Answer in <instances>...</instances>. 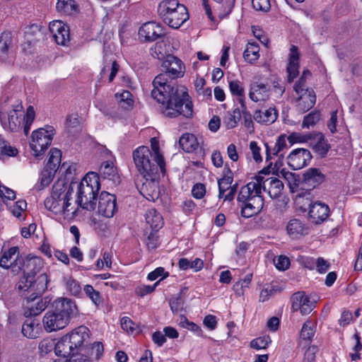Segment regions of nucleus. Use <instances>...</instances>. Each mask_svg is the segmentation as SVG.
Returning <instances> with one entry per match:
<instances>
[{"instance_id":"32","label":"nucleus","mask_w":362,"mask_h":362,"mask_svg":"<svg viewBox=\"0 0 362 362\" xmlns=\"http://www.w3.org/2000/svg\"><path fill=\"white\" fill-rule=\"evenodd\" d=\"M145 218L146 223L152 230L157 231L163 227V217L155 209H148L145 214Z\"/></svg>"},{"instance_id":"47","label":"nucleus","mask_w":362,"mask_h":362,"mask_svg":"<svg viewBox=\"0 0 362 362\" xmlns=\"http://www.w3.org/2000/svg\"><path fill=\"white\" fill-rule=\"evenodd\" d=\"M280 288L276 284L266 285L261 291L259 295V300L264 302L267 300L269 297L274 296L278 292H280Z\"/></svg>"},{"instance_id":"61","label":"nucleus","mask_w":362,"mask_h":362,"mask_svg":"<svg viewBox=\"0 0 362 362\" xmlns=\"http://www.w3.org/2000/svg\"><path fill=\"white\" fill-rule=\"evenodd\" d=\"M206 194V187L204 184L198 182L192 189V194L196 199H202Z\"/></svg>"},{"instance_id":"29","label":"nucleus","mask_w":362,"mask_h":362,"mask_svg":"<svg viewBox=\"0 0 362 362\" xmlns=\"http://www.w3.org/2000/svg\"><path fill=\"white\" fill-rule=\"evenodd\" d=\"M286 230L289 236L293 238H297L308 233V228L305 223L298 218L291 219L286 226Z\"/></svg>"},{"instance_id":"12","label":"nucleus","mask_w":362,"mask_h":362,"mask_svg":"<svg viewBox=\"0 0 362 362\" xmlns=\"http://www.w3.org/2000/svg\"><path fill=\"white\" fill-rule=\"evenodd\" d=\"M257 182L260 184V189L267 192L269 196L272 198L278 197L284 189V184L276 177H265L263 175H256Z\"/></svg>"},{"instance_id":"45","label":"nucleus","mask_w":362,"mask_h":362,"mask_svg":"<svg viewBox=\"0 0 362 362\" xmlns=\"http://www.w3.org/2000/svg\"><path fill=\"white\" fill-rule=\"evenodd\" d=\"M242 111L239 108H235L232 112H228L224 119V123L228 129L235 127L241 119Z\"/></svg>"},{"instance_id":"43","label":"nucleus","mask_w":362,"mask_h":362,"mask_svg":"<svg viewBox=\"0 0 362 362\" xmlns=\"http://www.w3.org/2000/svg\"><path fill=\"white\" fill-rule=\"evenodd\" d=\"M233 181V172L228 169L223 177L218 180V198H223L224 193L230 188Z\"/></svg>"},{"instance_id":"52","label":"nucleus","mask_w":362,"mask_h":362,"mask_svg":"<svg viewBox=\"0 0 362 362\" xmlns=\"http://www.w3.org/2000/svg\"><path fill=\"white\" fill-rule=\"evenodd\" d=\"M272 342L269 336H263L251 341L250 346L257 350L266 349Z\"/></svg>"},{"instance_id":"10","label":"nucleus","mask_w":362,"mask_h":362,"mask_svg":"<svg viewBox=\"0 0 362 362\" xmlns=\"http://www.w3.org/2000/svg\"><path fill=\"white\" fill-rule=\"evenodd\" d=\"M52 308L66 318L69 322L71 318L76 317L78 313L75 302L68 298H57L52 302Z\"/></svg>"},{"instance_id":"8","label":"nucleus","mask_w":362,"mask_h":362,"mask_svg":"<svg viewBox=\"0 0 362 362\" xmlns=\"http://www.w3.org/2000/svg\"><path fill=\"white\" fill-rule=\"evenodd\" d=\"M139 37L143 42H152L158 39L165 45L175 44V40L166 36L163 28L158 23L151 21L144 23L139 30Z\"/></svg>"},{"instance_id":"60","label":"nucleus","mask_w":362,"mask_h":362,"mask_svg":"<svg viewBox=\"0 0 362 362\" xmlns=\"http://www.w3.org/2000/svg\"><path fill=\"white\" fill-rule=\"evenodd\" d=\"M253 8L257 11L267 12L270 10L269 0H252Z\"/></svg>"},{"instance_id":"1","label":"nucleus","mask_w":362,"mask_h":362,"mask_svg":"<svg viewBox=\"0 0 362 362\" xmlns=\"http://www.w3.org/2000/svg\"><path fill=\"white\" fill-rule=\"evenodd\" d=\"M162 66L165 72L158 74L153 79L152 97L162 104L161 111L164 117L174 118L182 115L187 118L191 117L193 104L187 90L175 81L184 76V63L177 57L170 55L163 62Z\"/></svg>"},{"instance_id":"54","label":"nucleus","mask_w":362,"mask_h":362,"mask_svg":"<svg viewBox=\"0 0 362 362\" xmlns=\"http://www.w3.org/2000/svg\"><path fill=\"white\" fill-rule=\"evenodd\" d=\"M66 288L73 296H78L81 293V287L79 283L71 277L66 279Z\"/></svg>"},{"instance_id":"25","label":"nucleus","mask_w":362,"mask_h":362,"mask_svg":"<svg viewBox=\"0 0 362 362\" xmlns=\"http://www.w3.org/2000/svg\"><path fill=\"white\" fill-rule=\"evenodd\" d=\"M42 332V327L37 319L28 318L22 326L23 334L29 339L39 337Z\"/></svg>"},{"instance_id":"48","label":"nucleus","mask_w":362,"mask_h":362,"mask_svg":"<svg viewBox=\"0 0 362 362\" xmlns=\"http://www.w3.org/2000/svg\"><path fill=\"white\" fill-rule=\"evenodd\" d=\"M83 290L86 295L95 305H98L103 303L100 293L95 290L91 285H86Z\"/></svg>"},{"instance_id":"51","label":"nucleus","mask_w":362,"mask_h":362,"mask_svg":"<svg viewBox=\"0 0 362 362\" xmlns=\"http://www.w3.org/2000/svg\"><path fill=\"white\" fill-rule=\"evenodd\" d=\"M17 153L18 150L10 146L0 135V156H15Z\"/></svg>"},{"instance_id":"27","label":"nucleus","mask_w":362,"mask_h":362,"mask_svg":"<svg viewBox=\"0 0 362 362\" xmlns=\"http://www.w3.org/2000/svg\"><path fill=\"white\" fill-rule=\"evenodd\" d=\"M184 6L180 4L177 0H163L158 6V15L163 21L167 19L170 15L173 13L175 10L180 8V6Z\"/></svg>"},{"instance_id":"49","label":"nucleus","mask_w":362,"mask_h":362,"mask_svg":"<svg viewBox=\"0 0 362 362\" xmlns=\"http://www.w3.org/2000/svg\"><path fill=\"white\" fill-rule=\"evenodd\" d=\"M280 174L288 182L291 192H293L294 188L298 185V176L293 173L286 171L285 169H282L280 171Z\"/></svg>"},{"instance_id":"58","label":"nucleus","mask_w":362,"mask_h":362,"mask_svg":"<svg viewBox=\"0 0 362 362\" xmlns=\"http://www.w3.org/2000/svg\"><path fill=\"white\" fill-rule=\"evenodd\" d=\"M313 133L300 134L299 133H293L286 138L291 143L293 142H309L313 139Z\"/></svg>"},{"instance_id":"26","label":"nucleus","mask_w":362,"mask_h":362,"mask_svg":"<svg viewBox=\"0 0 362 362\" xmlns=\"http://www.w3.org/2000/svg\"><path fill=\"white\" fill-rule=\"evenodd\" d=\"M314 151L321 158L326 156L327 152L330 149V144L325 139L322 133H313V139L310 141Z\"/></svg>"},{"instance_id":"13","label":"nucleus","mask_w":362,"mask_h":362,"mask_svg":"<svg viewBox=\"0 0 362 362\" xmlns=\"http://www.w3.org/2000/svg\"><path fill=\"white\" fill-rule=\"evenodd\" d=\"M42 323L47 332H52L64 329L69 322L64 316L51 308L44 315Z\"/></svg>"},{"instance_id":"38","label":"nucleus","mask_w":362,"mask_h":362,"mask_svg":"<svg viewBox=\"0 0 362 362\" xmlns=\"http://www.w3.org/2000/svg\"><path fill=\"white\" fill-rule=\"evenodd\" d=\"M62 158L61 151L57 148H51L49 152V158L45 168L54 171V173L59 168Z\"/></svg>"},{"instance_id":"14","label":"nucleus","mask_w":362,"mask_h":362,"mask_svg":"<svg viewBox=\"0 0 362 362\" xmlns=\"http://www.w3.org/2000/svg\"><path fill=\"white\" fill-rule=\"evenodd\" d=\"M49 30L57 45H66V43L69 42V28L62 21L50 22Z\"/></svg>"},{"instance_id":"57","label":"nucleus","mask_w":362,"mask_h":362,"mask_svg":"<svg viewBox=\"0 0 362 362\" xmlns=\"http://www.w3.org/2000/svg\"><path fill=\"white\" fill-rule=\"evenodd\" d=\"M26 207L27 203L25 200H18L10 207V211L14 216L20 218L22 212L26 209Z\"/></svg>"},{"instance_id":"19","label":"nucleus","mask_w":362,"mask_h":362,"mask_svg":"<svg viewBox=\"0 0 362 362\" xmlns=\"http://www.w3.org/2000/svg\"><path fill=\"white\" fill-rule=\"evenodd\" d=\"M300 52L297 47H291L288 56L287 74L288 82H292L299 74Z\"/></svg>"},{"instance_id":"55","label":"nucleus","mask_w":362,"mask_h":362,"mask_svg":"<svg viewBox=\"0 0 362 362\" xmlns=\"http://www.w3.org/2000/svg\"><path fill=\"white\" fill-rule=\"evenodd\" d=\"M17 287L19 291L32 292V277L28 275H25L20 279L17 284Z\"/></svg>"},{"instance_id":"11","label":"nucleus","mask_w":362,"mask_h":362,"mask_svg":"<svg viewBox=\"0 0 362 362\" xmlns=\"http://www.w3.org/2000/svg\"><path fill=\"white\" fill-rule=\"evenodd\" d=\"M98 214L105 218H112L117 211L116 197L105 191L100 193L98 199Z\"/></svg>"},{"instance_id":"24","label":"nucleus","mask_w":362,"mask_h":362,"mask_svg":"<svg viewBox=\"0 0 362 362\" xmlns=\"http://www.w3.org/2000/svg\"><path fill=\"white\" fill-rule=\"evenodd\" d=\"M264 146L266 148L267 162L272 159V155L276 156L279 157H284V151L288 148L286 143V135L279 136L276 139L274 148H271V147L267 143H265Z\"/></svg>"},{"instance_id":"59","label":"nucleus","mask_w":362,"mask_h":362,"mask_svg":"<svg viewBox=\"0 0 362 362\" xmlns=\"http://www.w3.org/2000/svg\"><path fill=\"white\" fill-rule=\"evenodd\" d=\"M151 54L154 57L160 61H164L167 59L168 56H170V54H168L165 51V47H153L151 48Z\"/></svg>"},{"instance_id":"40","label":"nucleus","mask_w":362,"mask_h":362,"mask_svg":"<svg viewBox=\"0 0 362 362\" xmlns=\"http://www.w3.org/2000/svg\"><path fill=\"white\" fill-rule=\"evenodd\" d=\"M216 3V11L221 18L230 14L235 6V0H214Z\"/></svg>"},{"instance_id":"36","label":"nucleus","mask_w":362,"mask_h":362,"mask_svg":"<svg viewBox=\"0 0 362 362\" xmlns=\"http://www.w3.org/2000/svg\"><path fill=\"white\" fill-rule=\"evenodd\" d=\"M58 13L70 16L77 10V4L74 0H58L56 5Z\"/></svg>"},{"instance_id":"21","label":"nucleus","mask_w":362,"mask_h":362,"mask_svg":"<svg viewBox=\"0 0 362 362\" xmlns=\"http://www.w3.org/2000/svg\"><path fill=\"white\" fill-rule=\"evenodd\" d=\"M175 11L167 19L163 21L169 27L177 29L182 25L188 19L189 13L187 7L184 5Z\"/></svg>"},{"instance_id":"46","label":"nucleus","mask_w":362,"mask_h":362,"mask_svg":"<svg viewBox=\"0 0 362 362\" xmlns=\"http://www.w3.org/2000/svg\"><path fill=\"white\" fill-rule=\"evenodd\" d=\"M132 93L128 90H124L121 93H116L115 97L117 98L119 105L124 110H130L133 106V100L132 99Z\"/></svg>"},{"instance_id":"23","label":"nucleus","mask_w":362,"mask_h":362,"mask_svg":"<svg viewBox=\"0 0 362 362\" xmlns=\"http://www.w3.org/2000/svg\"><path fill=\"white\" fill-rule=\"evenodd\" d=\"M269 87L264 83H254L251 85L249 97L254 102H264L269 98Z\"/></svg>"},{"instance_id":"64","label":"nucleus","mask_w":362,"mask_h":362,"mask_svg":"<svg viewBox=\"0 0 362 362\" xmlns=\"http://www.w3.org/2000/svg\"><path fill=\"white\" fill-rule=\"evenodd\" d=\"M169 275L168 272H165L164 268L158 267L153 272H150L148 275V279L150 281H154L159 276H162L161 279L168 277Z\"/></svg>"},{"instance_id":"50","label":"nucleus","mask_w":362,"mask_h":362,"mask_svg":"<svg viewBox=\"0 0 362 362\" xmlns=\"http://www.w3.org/2000/svg\"><path fill=\"white\" fill-rule=\"evenodd\" d=\"M320 119V112L319 111H313L308 115L304 117L302 127L310 128V127L314 126Z\"/></svg>"},{"instance_id":"16","label":"nucleus","mask_w":362,"mask_h":362,"mask_svg":"<svg viewBox=\"0 0 362 362\" xmlns=\"http://www.w3.org/2000/svg\"><path fill=\"white\" fill-rule=\"evenodd\" d=\"M28 303L25 306L24 315L25 317L36 316L41 313L48 305L49 300L47 298H41L38 295L25 296Z\"/></svg>"},{"instance_id":"56","label":"nucleus","mask_w":362,"mask_h":362,"mask_svg":"<svg viewBox=\"0 0 362 362\" xmlns=\"http://www.w3.org/2000/svg\"><path fill=\"white\" fill-rule=\"evenodd\" d=\"M303 300L307 301V296L303 292L295 293L291 298L292 309L293 311H297L300 308Z\"/></svg>"},{"instance_id":"2","label":"nucleus","mask_w":362,"mask_h":362,"mask_svg":"<svg viewBox=\"0 0 362 362\" xmlns=\"http://www.w3.org/2000/svg\"><path fill=\"white\" fill-rule=\"evenodd\" d=\"M133 160L139 173L146 180H156L159 173L165 172V160H158L153 156L148 147L141 146L132 153Z\"/></svg>"},{"instance_id":"15","label":"nucleus","mask_w":362,"mask_h":362,"mask_svg":"<svg viewBox=\"0 0 362 362\" xmlns=\"http://www.w3.org/2000/svg\"><path fill=\"white\" fill-rule=\"evenodd\" d=\"M312 158L310 152L305 148H296L287 157L288 165L293 170H299L308 164Z\"/></svg>"},{"instance_id":"34","label":"nucleus","mask_w":362,"mask_h":362,"mask_svg":"<svg viewBox=\"0 0 362 362\" xmlns=\"http://www.w3.org/2000/svg\"><path fill=\"white\" fill-rule=\"evenodd\" d=\"M180 147L185 152H192L197 149L199 143L197 137L192 134H184L179 140Z\"/></svg>"},{"instance_id":"9","label":"nucleus","mask_w":362,"mask_h":362,"mask_svg":"<svg viewBox=\"0 0 362 362\" xmlns=\"http://www.w3.org/2000/svg\"><path fill=\"white\" fill-rule=\"evenodd\" d=\"M21 257H20L19 248L16 246L11 247L8 250L1 251L0 257V267L4 269H11L13 274L20 272L18 264Z\"/></svg>"},{"instance_id":"62","label":"nucleus","mask_w":362,"mask_h":362,"mask_svg":"<svg viewBox=\"0 0 362 362\" xmlns=\"http://www.w3.org/2000/svg\"><path fill=\"white\" fill-rule=\"evenodd\" d=\"M274 264L279 270L284 271L290 266V260L286 256H279L277 259H274Z\"/></svg>"},{"instance_id":"63","label":"nucleus","mask_w":362,"mask_h":362,"mask_svg":"<svg viewBox=\"0 0 362 362\" xmlns=\"http://www.w3.org/2000/svg\"><path fill=\"white\" fill-rule=\"evenodd\" d=\"M158 284V281L156 282L154 284V285H153V286H148V285L139 286L136 288L135 292L138 296L144 297V296L152 293L155 290V288Z\"/></svg>"},{"instance_id":"20","label":"nucleus","mask_w":362,"mask_h":362,"mask_svg":"<svg viewBox=\"0 0 362 362\" xmlns=\"http://www.w3.org/2000/svg\"><path fill=\"white\" fill-rule=\"evenodd\" d=\"M329 213V209L327 204L315 202L310 206L308 216L313 223L320 224L327 218Z\"/></svg>"},{"instance_id":"18","label":"nucleus","mask_w":362,"mask_h":362,"mask_svg":"<svg viewBox=\"0 0 362 362\" xmlns=\"http://www.w3.org/2000/svg\"><path fill=\"white\" fill-rule=\"evenodd\" d=\"M18 267H20V272L22 271L23 274L35 277L40 272L42 262L40 258L36 257H27L25 259L21 258Z\"/></svg>"},{"instance_id":"28","label":"nucleus","mask_w":362,"mask_h":362,"mask_svg":"<svg viewBox=\"0 0 362 362\" xmlns=\"http://www.w3.org/2000/svg\"><path fill=\"white\" fill-rule=\"evenodd\" d=\"M73 193V189L70 185H68L64 180H59L54 182L52 186L50 197H57V198L70 201V197Z\"/></svg>"},{"instance_id":"30","label":"nucleus","mask_w":362,"mask_h":362,"mask_svg":"<svg viewBox=\"0 0 362 362\" xmlns=\"http://www.w3.org/2000/svg\"><path fill=\"white\" fill-rule=\"evenodd\" d=\"M325 180V175L317 168H310L303 174V181L313 188Z\"/></svg>"},{"instance_id":"17","label":"nucleus","mask_w":362,"mask_h":362,"mask_svg":"<svg viewBox=\"0 0 362 362\" xmlns=\"http://www.w3.org/2000/svg\"><path fill=\"white\" fill-rule=\"evenodd\" d=\"M45 208L55 214L69 215V212L74 209H69L71 203L68 200L57 198V197H49L45 200Z\"/></svg>"},{"instance_id":"35","label":"nucleus","mask_w":362,"mask_h":362,"mask_svg":"<svg viewBox=\"0 0 362 362\" xmlns=\"http://www.w3.org/2000/svg\"><path fill=\"white\" fill-rule=\"evenodd\" d=\"M99 173L104 179L115 181L118 178L117 168L114 163L109 160L102 163Z\"/></svg>"},{"instance_id":"31","label":"nucleus","mask_w":362,"mask_h":362,"mask_svg":"<svg viewBox=\"0 0 362 362\" xmlns=\"http://www.w3.org/2000/svg\"><path fill=\"white\" fill-rule=\"evenodd\" d=\"M278 117L277 111L275 108L270 107L264 112L256 110L254 114V119L259 123L266 124H272L276 121Z\"/></svg>"},{"instance_id":"6","label":"nucleus","mask_w":362,"mask_h":362,"mask_svg":"<svg viewBox=\"0 0 362 362\" xmlns=\"http://www.w3.org/2000/svg\"><path fill=\"white\" fill-rule=\"evenodd\" d=\"M100 188L98 173L90 172L81 181L76 202L82 209L93 211L96 207V196Z\"/></svg>"},{"instance_id":"39","label":"nucleus","mask_w":362,"mask_h":362,"mask_svg":"<svg viewBox=\"0 0 362 362\" xmlns=\"http://www.w3.org/2000/svg\"><path fill=\"white\" fill-rule=\"evenodd\" d=\"M86 352L84 354V357L88 356V359L91 361L92 359L98 360L103 354L104 348L101 342H94L90 346H85Z\"/></svg>"},{"instance_id":"22","label":"nucleus","mask_w":362,"mask_h":362,"mask_svg":"<svg viewBox=\"0 0 362 362\" xmlns=\"http://www.w3.org/2000/svg\"><path fill=\"white\" fill-rule=\"evenodd\" d=\"M298 98L296 100L297 109L303 113L311 109L316 102V96L313 90H305L301 93H296Z\"/></svg>"},{"instance_id":"3","label":"nucleus","mask_w":362,"mask_h":362,"mask_svg":"<svg viewBox=\"0 0 362 362\" xmlns=\"http://www.w3.org/2000/svg\"><path fill=\"white\" fill-rule=\"evenodd\" d=\"M237 200L241 208L240 214L245 218L257 215L262 210L264 199L256 177L240 188Z\"/></svg>"},{"instance_id":"53","label":"nucleus","mask_w":362,"mask_h":362,"mask_svg":"<svg viewBox=\"0 0 362 362\" xmlns=\"http://www.w3.org/2000/svg\"><path fill=\"white\" fill-rule=\"evenodd\" d=\"M259 47H247L246 49L244 51L243 57L245 59L250 62L252 63L257 59H258L259 54Z\"/></svg>"},{"instance_id":"5","label":"nucleus","mask_w":362,"mask_h":362,"mask_svg":"<svg viewBox=\"0 0 362 362\" xmlns=\"http://www.w3.org/2000/svg\"><path fill=\"white\" fill-rule=\"evenodd\" d=\"M23 105L18 103L13 106V108L4 114L0 111L1 123L5 129L11 132H18L22 127L25 135L29 133L30 126L35 117V112L33 106H29L26 113L22 119Z\"/></svg>"},{"instance_id":"41","label":"nucleus","mask_w":362,"mask_h":362,"mask_svg":"<svg viewBox=\"0 0 362 362\" xmlns=\"http://www.w3.org/2000/svg\"><path fill=\"white\" fill-rule=\"evenodd\" d=\"M229 88L230 91L233 95H236L238 97V101L240 104L241 107H245V96L244 88L242 85V83L239 81L235 80L231 81L229 83Z\"/></svg>"},{"instance_id":"7","label":"nucleus","mask_w":362,"mask_h":362,"mask_svg":"<svg viewBox=\"0 0 362 362\" xmlns=\"http://www.w3.org/2000/svg\"><path fill=\"white\" fill-rule=\"evenodd\" d=\"M54 134V129L51 126L40 128L32 133L30 146L35 158H40L44 154L50 146Z\"/></svg>"},{"instance_id":"33","label":"nucleus","mask_w":362,"mask_h":362,"mask_svg":"<svg viewBox=\"0 0 362 362\" xmlns=\"http://www.w3.org/2000/svg\"><path fill=\"white\" fill-rule=\"evenodd\" d=\"M48 279L45 273L40 274L36 279L32 277L31 296H40L47 288Z\"/></svg>"},{"instance_id":"44","label":"nucleus","mask_w":362,"mask_h":362,"mask_svg":"<svg viewBox=\"0 0 362 362\" xmlns=\"http://www.w3.org/2000/svg\"><path fill=\"white\" fill-rule=\"evenodd\" d=\"M55 173H56L54 171L44 168L43 170L40 173L39 180L35 185V189L40 191L49 186L52 181Z\"/></svg>"},{"instance_id":"42","label":"nucleus","mask_w":362,"mask_h":362,"mask_svg":"<svg viewBox=\"0 0 362 362\" xmlns=\"http://www.w3.org/2000/svg\"><path fill=\"white\" fill-rule=\"evenodd\" d=\"M315 332V323L310 320H308L303 324L301 328L300 332V337L303 341H305L306 343H310L311 342Z\"/></svg>"},{"instance_id":"37","label":"nucleus","mask_w":362,"mask_h":362,"mask_svg":"<svg viewBox=\"0 0 362 362\" xmlns=\"http://www.w3.org/2000/svg\"><path fill=\"white\" fill-rule=\"evenodd\" d=\"M141 190L147 199H155L158 197L159 190L156 180H146L142 185Z\"/></svg>"},{"instance_id":"4","label":"nucleus","mask_w":362,"mask_h":362,"mask_svg":"<svg viewBox=\"0 0 362 362\" xmlns=\"http://www.w3.org/2000/svg\"><path fill=\"white\" fill-rule=\"evenodd\" d=\"M89 329L86 326H79L63 336L55 344L56 355L69 357L71 354L86 352L85 346L89 339Z\"/></svg>"}]
</instances>
